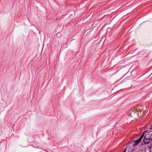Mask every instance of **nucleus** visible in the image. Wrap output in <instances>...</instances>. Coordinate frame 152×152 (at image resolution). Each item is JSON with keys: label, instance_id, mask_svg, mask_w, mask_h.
I'll use <instances>...</instances> for the list:
<instances>
[{"label": "nucleus", "instance_id": "obj_7", "mask_svg": "<svg viewBox=\"0 0 152 152\" xmlns=\"http://www.w3.org/2000/svg\"><path fill=\"white\" fill-rule=\"evenodd\" d=\"M152 128V127H151V128Z\"/></svg>", "mask_w": 152, "mask_h": 152}, {"label": "nucleus", "instance_id": "obj_5", "mask_svg": "<svg viewBox=\"0 0 152 152\" xmlns=\"http://www.w3.org/2000/svg\"><path fill=\"white\" fill-rule=\"evenodd\" d=\"M149 144H150L148 146V147H149V148L150 149H151L152 148V143H148Z\"/></svg>", "mask_w": 152, "mask_h": 152}, {"label": "nucleus", "instance_id": "obj_6", "mask_svg": "<svg viewBox=\"0 0 152 152\" xmlns=\"http://www.w3.org/2000/svg\"><path fill=\"white\" fill-rule=\"evenodd\" d=\"M127 148H126L124 150V151L123 152H126V149Z\"/></svg>", "mask_w": 152, "mask_h": 152}, {"label": "nucleus", "instance_id": "obj_2", "mask_svg": "<svg viewBox=\"0 0 152 152\" xmlns=\"http://www.w3.org/2000/svg\"><path fill=\"white\" fill-rule=\"evenodd\" d=\"M147 132V131H144L141 137L137 140L134 141V143L133 144L134 146L137 145L138 143L140 142L143 138L144 134Z\"/></svg>", "mask_w": 152, "mask_h": 152}, {"label": "nucleus", "instance_id": "obj_4", "mask_svg": "<svg viewBox=\"0 0 152 152\" xmlns=\"http://www.w3.org/2000/svg\"><path fill=\"white\" fill-rule=\"evenodd\" d=\"M133 150V149L132 148H129L127 149V152H132Z\"/></svg>", "mask_w": 152, "mask_h": 152}, {"label": "nucleus", "instance_id": "obj_1", "mask_svg": "<svg viewBox=\"0 0 152 152\" xmlns=\"http://www.w3.org/2000/svg\"><path fill=\"white\" fill-rule=\"evenodd\" d=\"M152 139V132H149L145 136L143 142L145 144L149 143V141Z\"/></svg>", "mask_w": 152, "mask_h": 152}, {"label": "nucleus", "instance_id": "obj_3", "mask_svg": "<svg viewBox=\"0 0 152 152\" xmlns=\"http://www.w3.org/2000/svg\"><path fill=\"white\" fill-rule=\"evenodd\" d=\"M141 113V111H138L136 109H135L134 108H132L128 112V114H132L136 113V114H140Z\"/></svg>", "mask_w": 152, "mask_h": 152}]
</instances>
